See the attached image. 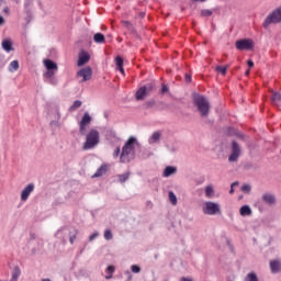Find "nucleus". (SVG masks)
I'll use <instances>...</instances> for the list:
<instances>
[{
	"mask_svg": "<svg viewBox=\"0 0 281 281\" xmlns=\"http://www.w3.org/2000/svg\"><path fill=\"white\" fill-rule=\"evenodd\" d=\"M135 145L139 146L137 138L135 136H131L122 147V151L120 155V162L121 164H131L135 157Z\"/></svg>",
	"mask_w": 281,
	"mask_h": 281,
	"instance_id": "obj_1",
	"label": "nucleus"
},
{
	"mask_svg": "<svg viewBox=\"0 0 281 281\" xmlns=\"http://www.w3.org/2000/svg\"><path fill=\"white\" fill-rule=\"evenodd\" d=\"M44 66L46 67V72H44V78L49 85H58V79L56 78V72L58 71V64L52 59H44Z\"/></svg>",
	"mask_w": 281,
	"mask_h": 281,
	"instance_id": "obj_2",
	"label": "nucleus"
},
{
	"mask_svg": "<svg viewBox=\"0 0 281 281\" xmlns=\"http://www.w3.org/2000/svg\"><path fill=\"white\" fill-rule=\"evenodd\" d=\"M192 100L194 106H198V111L201 113L202 117H207V115H210V102L207 99L199 92H193Z\"/></svg>",
	"mask_w": 281,
	"mask_h": 281,
	"instance_id": "obj_3",
	"label": "nucleus"
},
{
	"mask_svg": "<svg viewBox=\"0 0 281 281\" xmlns=\"http://www.w3.org/2000/svg\"><path fill=\"white\" fill-rule=\"evenodd\" d=\"M100 144V132L98 130H90L83 144V150H91Z\"/></svg>",
	"mask_w": 281,
	"mask_h": 281,
	"instance_id": "obj_4",
	"label": "nucleus"
},
{
	"mask_svg": "<svg viewBox=\"0 0 281 281\" xmlns=\"http://www.w3.org/2000/svg\"><path fill=\"white\" fill-rule=\"evenodd\" d=\"M281 23V5L274 9L263 21L262 27L267 30L271 24Z\"/></svg>",
	"mask_w": 281,
	"mask_h": 281,
	"instance_id": "obj_5",
	"label": "nucleus"
},
{
	"mask_svg": "<svg viewBox=\"0 0 281 281\" xmlns=\"http://www.w3.org/2000/svg\"><path fill=\"white\" fill-rule=\"evenodd\" d=\"M156 87L157 85L155 83V81H150L147 85L142 86L135 93L136 100H145L146 95H150Z\"/></svg>",
	"mask_w": 281,
	"mask_h": 281,
	"instance_id": "obj_6",
	"label": "nucleus"
},
{
	"mask_svg": "<svg viewBox=\"0 0 281 281\" xmlns=\"http://www.w3.org/2000/svg\"><path fill=\"white\" fill-rule=\"evenodd\" d=\"M235 47L239 52H254V47H255L254 40L251 38L238 40L235 43Z\"/></svg>",
	"mask_w": 281,
	"mask_h": 281,
	"instance_id": "obj_7",
	"label": "nucleus"
},
{
	"mask_svg": "<svg viewBox=\"0 0 281 281\" xmlns=\"http://www.w3.org/2000/svg\"><path fill=\"white\" fill-rule=\"evenodd\" d=\"M203 212L209 216H214L215 214H221V206L215 202H205Z\"/></svg>",
	"mask_w": 281,
	"mask_h": 281,
	"instance_id": "obj_8",
	"label": "nucleus"
},
{
	"mask_svg": "<svg viewBox=\"0 0 281 281\" xmlns=\"http://www.w3.org/2000/svg\"><path fill=\"white\" fill-rule=\"evenodd\" d=\"M76 77L82 78L81 82H87L91 80V78L93 77V69H91V66L81 68L80 70L77 71Z\"/></svg>",
	"mask_w": 281,
	"mask_h": 281,
	"instance_id": "obj_9",
	"label": "nucleus"
},
{
	"mask_svg": "<svg viewBox=\"0 0 281 281\" xmlns=\"http://www.w3.org/2000/svg\"><path fill=\"white\" fill-rule=\"evenodd\" d=\"M91 115L89 114V112H85L81 121L79 122V133L80 135H87V126H89V124H91Z\"/></svg>",
	"mask_w": 281,
	"mask_h": 281,
	"instance_id": "obj_10",
	"label": "nucleus"
},
{
	"mask_svg": "<svg viewBox=\"0 0 281 281\" xmlns=\"http://www.w3.org/2000/svg\"><path fill=\"white\" fill-rule=\"evenodd\" d=\"M33 9H34V0H24V12L26 14V18H25L26 23H32Z\"/></svg>",
	"mask_w": 281,
	"mask_h": 281,
	"instance_id": "obj_11",
	"label": "nucleus"
},
{
	"mask_svg": "<svg viewBox=\"0 0 281 281\" xmlns=\"http://www.w3.org/2000/svg\"><path fill=\"white\" fill-rule=\"evenodd\" d=\"M239 157H240V145H238V142L233 140L232 142V153L228 156V161H238Z\"/></svg>",
	"mask_w": 281,
	"mask_h": 281,
	"instance_id": "obj_12",
	"label": "nucleus"
},
{
	"mask_svg": "<svg viewBox=\"0 0 281 281\" xmlns=\"http://www.w3.org/2000/svg\"><path fill=\"white\" fill-rule=\"evenodd\" d=\"M91 60V55L87 50H81L79 53V58L77 61L78 67H83V65H87Z\"/></svg>",
	"mask_w": 281,
	"mask_h": 281,
	"instance_id": "obj_13",
	"label": "nucleus"
},
{
	"mask_svg": "<svg viewBox=\"0 0 281 281\" xmlns=\"http://www.w3.org/2000/svg\"><path fill=\"white\" fill-rule=\"evenodd\" d=\"M34 192V183H29L21 192V201L25 202L30 199V195Z\"/></svg>",
	"mask_w": 281,
	"mask_h": 281,
	"instance_id": "obj_14",
	"label": "nucleus"
},
{
	"mask_svg": "<svg viewBox=\"0 0 281 281\" xmlns=\"http://www.w3.org/2000/svg\"><path fill=\"white\" fill-rule=\"evenodd\" d=\"M109 172V165L102 164L100 168L95 171V173L92 176L93 179H98V177H104Z\"/></svg>",
	"mask_w": 281,
	"mask_h": 281,
	"instance_id": "obj_15",
	"label": "nucleus"
},
{
	"mask_svg": "<svg viewBox=\"0 0 281 281\" xmlns=\"http://www.w3.org/2000/svg\"><path fill=\"white\" fill-rule=\"evenodd\" d=\"M271 273H281V261L279 259L270 260Z\"/></svg>",
	"mask_w": 281,
	"mask_h": 281,
	"instance_id": "obj_16",
	"label": "nucleus"
},
{
	"mask_svg": "<svg viewBox=\"0 0 281 281\" xmlns=\"http://www.w3.org/2000/svg\"><path fill=\"white\" fill-rule=\"evenodd\" d=\"M263 203H267L268 205H274L276 203V196L270 193H266L262 195Z\"/></svg>",
	"mask_w": 281,
	"mask_h": 281,
	"instance_id": "obj_17",
	"label": "nucleus"
},
{
	"mask_svg": "<svg viewBox=\"0 0 281 281\" xmlns=\"http://www.w3.org/2000/svg\"><path fill=\"white\" fill-rule=\"evenodd\" d=\"M78 234H80V231L76 227H72L71 231H69L68 235L70 245H74L76 238H78Z\"/></svg>",
	"mask_w": 281,
	"mask_h": 281,
	"instance_id": "obj_18",
	"label": "nucleus"
},
{
	"mask_svg": "<svg viewBox=\"0 0 281 281\" xmlns=\"http://www.w3.org/2000/svg\"><path fill=\"white\" fill-rule=\"evenodd\" d=\"M177 172V167L167 166L162 172L164 177H172Z\"/></svg>",
	"mask_w": 281,
	"mask_h": 281,
	"instance_id": "obj_19",
	"label": "nucleus"
},
{
	"mask_svg": "<svg viewBox=\"0 0 281 281\" xmlns=\"http://www.w3.org/2000/svg\"><path fill=\"white\" fill-rule=\"evenodd\" d=\"M2 49H4V52H14V47H12V40H4L2 42Z\"/></svg>",
	"mask_w": 281,
	"mask_h": 281,
	"instance_id": "obj_20",
	"label": "nucleus"
},
{
	"mask_svg": "<svg viewBox=\"0 0 281 281\" xmlns=\"http://www.w3.org/2000/svg\"><path fill=\"white\" fill-rule=\"evenodd\" d=\"M271 103L272 104H281V93L278 91H272L271 95Z\"/></svg>",
	"mask_w": 281,
	"mask_h": 281,
	"instance_id": "obj_21",
	"label": "nucleus"
},
{
	"mask_svg": "<svg viewBox=\"0 0 281 281\" xmlns=\"http://www.w3.org/2000/svg\"><path fill=\"white\" fill-rule=\"evenodd\" d=\"M240 216H251V207L249 205H243L239 209Z\"/></svg>",
	"mask_w": 281,
	"mask_h": 281,
	"instance_id": "obj_22",
	"label": "nucleus"
},
{
	"mask_svg": "<svg viewBox=\"0 0 281 281\" xmlns=\"http://www.w3.org/2000/svg\"><path fill=\"white\" fill-rule=\"evenodd\" d=\"M105 273H108V276H105V280H111V278H113V274L115 273V266H108L105 269Z\"/></svg>",
	"mask_w": 281,
	"mask_h": 281,
	"instance_id": "obj_23",
	"label": "nucleus"
},
{
	"mask_svg": "<svg viewBox=\"0 0 281 281\" xmlns=\"http://www.w3.org/2000/svg\"><path fill=\"white\" fill-rule=\"evenodd\" d=\"M20 276H21V268L19 266H14L11 281H19Z\"/></svg>",
	"mask_w": 281,
	"mask_h": 281,
	"instance_id": "obj_24",
	"label": "nucleus"
},
{
	"mask_svg": "<svg viewBox=\"0 0 281 281\" xmlns=\"http://www.w3.org/2000/svg\"><path fill=\"white\" fill-rule=\"evenodd\" d=\"M93 41H94V43L102 44V43H106V37L102 33H95L93 35Z\"/></svg>",
	"mask_w": 281,
	"mask_h": 281,
	"instance_id": "obj_25",
	"label": "nucleus"
},
{
	"mask_svg": "<svg viewBox=\"0 0 281 281\" xmlns=\"http://www.w3.org/2000/svg\"><path fill=\"white\" fill-rule=\"evenodd\" d=\"M80 106H82V101L80 100H76L72 105H70V108L68 109L69 113H74L75 111H78V109H80Z\"/></svg>",
	"mask_w": 281,
	"mask_h": 281,
	"instance_id": "obj_26",
	"label": "nucleus"
},
{
	"mask_svg": "<svg viewBox=\"0 0 281 281\" xmlns=\"http://www.w3.org/2000/svg\"><path fill=\"white\" fill-rule=\"evenodd\" d=\"M131 177V171L124 172L122 175H117V179L120 183H126Z\"/></svg>",
	"mask_w": 281,
	"mask_h": 281,
	"instance_id": "obj_27",
	"label": "nucleus"
},
{
	"mask_svg": "<svg viewBox=\"0 0 281 281\" xmlns=\"http://www.w3.org/2000/svg\"><path fill=\"white\" fill-rule=\"evenodd\" d=\"M227 69H229V66H216L215 71L217 74H221L222 76H227Z\"/></svg>",
	"mask_w": 281,
	"mask_h": 281,
	"instance_id": "obj_28",
	"label": "nucleus"
},
{
	"mask_svg": "<svg viewBox=\"0 0 281 281\" xmlns=\"http://www.w3.org/2000/svg\"><path fill=\"white\" fill-rule=\"evenodd\" d=\"M205 196H207V199H212V196H214V187L207 186L205 188Z\"/></svg>",
	"mask_w": 281,
	"mask_h": 281,
	"instance_id": "obj_29",
	"label": "nucleus"
},
{
	"mask_svg": "<svg viewBox=\"0 0 281 281\" xmlns=\"http://www.w3.org/2000/svg\"><path fill=\"white\" fill-rule=\"evenodd\" d=\"M115 65L116 69H120L121 67H124V58L122 56H116L115 57Z\"/></svg>",
	"mask_w": 281,
	"mask_h": 281,
	"instance_id": "obj_30",
	"label": "nucleus"
},
{
	"mask_svg": "<svg viewBox=\"0 0 281 281\" xmlns=\"http://www.w3.org/2000/svg\"><path fill=\"white\" fill-rule=\"evenodd\" d=\"M225 134H226L228 137H234V136H236V128H234L233 126H228V127H226V130H225Z\"/></svg>",
	"mask_w": 281,
	"mask_h": 281,
	"instance_id": "obj_31",
	"label": "nucleus"
},
{
	"mask_svg": "<svg viewBox=\"0 0 281 281\" xmlns=\"http://www.w3.org/2000/svg\"><path fill=\"white\" fill-rule=\"evenodd\" d=\"M246 281H259L256 272H249L246 277Z\"/></svg>",
	"mask_w": 281,
	"mask_h": 281,
	"instance_id": "obj_32",
	"label": "nucleus"
},
{
	"mask_svg": "<svg viewBox=\"0 0 281 281\" xmlns=\"http://www.w3.org/2000/svg\"><path fill=\"white\" fill-rule=\"evenodd\" d=\"M200 14L202 18H207V16H212V14H214V12L210 9H203V10H201Z\"/></svg>",
	"mask_w": 281,
	"mask_h": 281,
	"instance_id": "obj_33",
	"label": "nucleus"
},
{
	"mask_svg": "<svg viewBox=\"0 0 281 281\" xmlns=\"http://www.w3.org/2000/svg\"><path fill=\"white\" fill-rule=\"evenodd\" d=\"M169 201L171 205H177V195L172 191H169Z\"/></svg>",
	"mask_w": 281,
	"mask_h": 281,
	"instance_id": "obj_34",
	"label": "nucleus"
},
{
	"mask_svg": "<svg viewBox=\"0 0 281 281\" xmlns=\"http://www.w3.org/2000/svg\"><path fill=\"white\" fill-rule=\"evenodd\" d=\"M150 139H151L154 143L159 142V139H161V133H160V132H155V133L151 135Z\"/></svg>",
	"mask_w": 281,
	"mask_h": 281,
	"instance_id": "obj_35",
	"label": "nucleus"
},
{
	"mask_svg": "<svg viewBox=\"0 0 281 281\" xmlns=\"http://www.w3.org/2000/svg\"><path fill=\"white\" fill-rule=\"evenodd\" d=\"M155 104H156L155 99H150L145 102L144 106H145V109H153V106H155Z\"/></svg>",
	"mask_w": 281,
	"mask_h": 281,
	"instance_id": "obj_36",
	"label": "nucleus"
},
{
	"mask_svg": "<svg viewBox=\"0 0 281 281\" xmlns=\"http://www.w3.org/2000/svg\"><path fill=\"white\" fill-rule=\"evenodd\" d=\"M168 91H170V88H168V85L162 83L161 89H160V95H166V93H168Z\"/></svg>",
	"mask_w": 281,
	"mask_h": 281,
	"instance_id": "obj_37",
	"label": "nucleus"
},
{
	"mask_svg": "<svg viewBox=\"0 0 281 281\" xmlns=\"http://www.w3.org/2000/svg\"><path fill=\"white\" fill-rule=\"evenodd\" d=\"M104 238L105 240H113V233L111 232V229H105Z\"/></svg>",
	"mask_w": 281,
	"mask_h": 281,
	"instance_id": "obj_38",
	"label": "nucleus"
},
{
	"mask_svg": "<svg viewBox=\"0 0 281 281\" xmlns=\"http://www.w3.org/2000/svg\"><path fill=\"white\" fill-rule=\"evenodd\" d=\"M241 192H244L245 194H249V192H251V186L249 184H244L241 187Z\"/></svg>",
	"mask_w": 281,
	"mask_h": 281,
	"instance_id": "obj_39",
	"label": "nucleus"
},
{
	"mask_svg": "<svg viewBox=\"0 0 281 281\" xmlns=\"http://www.w3.org/2000/svg\"><path fill=\"white\" fill-rule=\"evenodd\" d=\"M131 271H132V273H140L142 268L138 265H133L131 267Z\"/></svg>",
	"mask_w": 281,
	"mask_h": 281,
	"instance_id": "obj_40",
	"label": "nucleus"
},
{
	"mask_svg": "<svg viewBox=\"0 0 281 281\" xmlns=\"http://www.w3.org/2000/svg\"><path fill=\"white\" fill-rule=\"evenodd\" d=\"M10 67H11L14 71H18V70H19V61H18V60L11 61Z\"/></svg>",
	"mask_w": 281,
	"mask_h": 281,
	"instance_id": "obj_41",
	"label": "nucleus"
},
{
	"mask_svg": "<svg viewBox=\"0 0 281 281\" xmlns=\"http://www.w3.org/2000/svg\"><path fill=\"white\" fill-rule=\"evenodd\" d=\"M184 80H186L187 85H190V82H192V75L186 74Z\"/></svg>",
	"mask_w": 281,
	"mask_h": 281,
	"instance_id": "obj_42",
	"label": "nucleus"
},
{
	"mask_svg": "<svg viewBox=\"0 0 281 281\" xmlns=\"http://www.w3.org/2000/svg\"><path fill=\"white\" fill-rule=\"evenodd\" d=\"M120 153H121V149H120V146H117L114 151H113V157L116 159V157H120Z\"/></svg>",
	"mask_w": 281,
	"mask_h": 281,
	"instance_id": "obj_43",
	"label": "nucleus"
},
{
	"mask_svg": "<svg viewBox=\"0 0 281 281\" xmlns=\"http://www.w3.org/2000/svg\"><path fill=\"white\" fill-rule=\"evenodd\" d=\"M123 25H125L127 30H131V27H133V23H131V21H123Z\"/></svg>",
	"mask_w": 281,
	"mask_h": 281,
	"instance_id": "obj_44",
	"label": "nucleus"
},
{
	"mask_svg": "<svg viewBox=\"0 0 281 281\" xmlns=\"http://www.w3.org/2000/svg\"><path fill=\"white\" fill-rule=\"evenodd\" d=\"M99 234L98 233H93L89 236V241L91 243L92 240H95V238H98Z\"/></svg>",
	"mask_w": 281,
	"mask_h": 281,
	"instance_id": "obj_45",
	"label": "nucleus"
},
{
	"mask_svg": "<svg viewBox=\"0 0 281 281\" xmlns=\"http://www.w3.org/2000/svg\"><path fill=\"white\" fill-rule=\"evenodd\" d=\"M238 186V181H235L231 184V190H229V194H234V187Z\"/></svg>",
	"mask_w": 281,
	"mask_h": 281,
	"instance_id": "obj_46",
	"label": "nucleus"
},
{
	"mask_svg": "<svg viewBox=\"0 0 281 281\" xmlns=\"http://www.w3.org/2000/svg\"><path fill=\"white\" fill-rule=\"evenodd\" d=\"M235 136L238 137V139H245L246 137V135L243 133H236Z\"/></svg>",
	"mask_w": 281,
	"mask_h": 281,
	"instance_id": "obj_47",
	"label": "nucleus"
},
{
	"mask_svg": "<svg viewBox=\"0 0 281 281\" xmlns=\"http://www.w3.org/2000/svg\"><path fill=\"white\" fill-rule=\"evenodd\" d=\"M247 65H248V69L254 68V60L248 59V60H247Z\"/></svg>",
	"mask_w": 281,
	"mask_h": 281,
	"instance_id": "obj_48",
	"label": "nucleus"
},
{
	"mask_svg": "<svg viewBox=\"0 0 281 281\" xmlns=\"http://www.w3.org/2000/svg\"><path fill=\"white\" fill-rule=\"evenodd\" d=\"M126 276H128L127 280H133V274H131V271H125Z\"/></svg>",
	"mask_w": 281,
	"mask_h": 281,
	"instance_id": "obj_49",
	"label": "nucleus"
},
{
	"mask_svg": "<svg viewBox=\"0 0 281 281\" xmlns=\"http://www.w3.org/2000/svg\"><path fill=\"white\" fill-rule=\"evenodd\" d=\"M138 16H139V19H144V18L146 16V12L140 11V12L138 13Z\"/></svg>",
	"mask_w": 281,
	"mask_h": 281,
	"instance_id": "obj_50",
	"label": "nucleus"
},
{
	"mask_svg": "<svg viewBox=\"0 0 281 281\" xmlns=\"http://www.w3.org/2000/svg\"><path fill=\"white\" fill-rule=\"evenodd\" d=\"M117 70H120V72L125 76V71H124V66H122L121 68H116Z\"/></svg>",
	"mask_w": 281,
	"mask_h": 281,
	"instance_id": "obj_51",
	"label": "nucleus"
},
{
	"mask_svg": "<svg viewBox=\"0 0 281 281\" xmlns=\"http://www.w3.org/2000/svg\"><path fill=\"white\" fill-rule=\"evenodd\" d=\"M30 236H31V240H36V234L30 233Z\"/></svg>",
	"mask_w": 281,
	"mask_h": 281,
	"instance_id": "obj_52",
	"label": "nucleus"
},
{
	"mask_svg": "<svg viewBox=\"0 0 281 281\" xmlns=\"http://www.w3.org/2000/svg\"><path fill=\"white\" fill-rule=\"evenodd\" d=\"M3 23H5V19H3L2 15H0V25H3Z\"/></svg>",
	"mask_w": 281,
	"mask_h": 281,
	"instance_id": "obj_53",
	"label": "nucleus"
},
{
	"mask_svg": "<svg viewBox=\"0 0 281 281\" xmlns=\"http://www.w3.org/2000/svg\"><path fill=\"white\" fill-rule=\"evenodd\" d=\"M249 74H251V68H248L245 72V76H249Z\"/></svg>",
	"mask_w": 281,
	"mask_h": 281,
	"instance_id": "obj_54",
	"label": "nucleus"
},
{
	"mask_svg": "<svg viewBox=\"0 0 281 281\" xmlns=\"http://www.w3.org/2000/svg\"><path fill=\"white\" fill-rule=\"evenodd\" d=\"M63 229H67V227H61L60 229H58L57 234H60V232H63Z\"/></svg>",
	"mask_w": 281,
	"mask_h": 281,
	"instance_id": "obj_55",
	"label": "nucleus"
},
{
	"mask_svg": "<svg viewBox=\"0 0 281 281\" xmlns=\"http://www.w3.org/2000/svg\"><path fill=\"white\" fill-rule=\"evenodd\" d=\"M193 2L200 1L201 3L207 1V0H192Z\"/></svg>",
	"mask_w": 281,
	"mask_h": 281,
	"instance_id": "obj_56",
	"label": "nucleus"
},
{
	"mask_svg": "<svg viewBox=\"0 0 281 281\" xmlns=\"http://www.w3.org/2000/svg\"><path fill=\"white\" fill-rule=\"evenodd\" d=\"M147 205H150V206H153V202H150V201H147Z\"/></svg>",
	"mask_w": 281,
	"mask_h": 281,
	"instance_id": "obj_57",
	"label": "nucleus"
},
{
	"mask_svg": "<svg viewBox=\"0 0 281 281\" xmlns=\"http://www.w3.org/2000/svg\"><path fill=\"white\" fill-rule=\"evenodd\" d=\"M4 12H10V9L5 8V9H4Z\"/></svg>",
	"mask_w": 281,
	"mask_h": 281,
	"instance_id": "obj_58",
	"label": "nucleus"
},
{
	"mask_svg": "<svg viewBox=\"0 0 281 281\" xmlns=\"http://www.w3.org/2000/svg\"><path fill=\"white\" fill-rule=\"evenodd\" d=\"M42 281H52V279H43Z\"/></svg>",
	"mask_w": 281,
	"mask_h": 281,
	"instance_id": "obj_59",
	"label": "nucleus"
},
{
	"mask_svg": "<svg viewBox=\"0 0 281 281\" xmlns=\"http://www.w3.org/2000/svg\"><path fill=\"white\" fill-rule=\"evenodd\" d=\"M134 34H136V36H139V35L137 34V31H134Z\"/></svg>",
	"mask_w": 281,
	"mask_h": 281,
	"instance_id": "obj_60",
	"label": "nucleus"
},
{
	"mask_svg": "<svg viewBox=\"0 0 281 281\" xmlns=\"http://www.w3.org/2000/svg\"><path fill=\"white\" fill-rule=\"evenodd\" d=\"M160 104H165L164 102H160Z\"/></svg>",
	"mask_w": 281,
	"mask_h": 281,
	"instance_id": "obj_61",
	"label": "nucleus"
}]
</instances>
